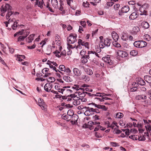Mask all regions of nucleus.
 Returning a JSON list of instances; mask_svg holds the SVG:
<instances>
[{"label":"nucleus","mask_w":151,"mask_h":151,"mask_svg":"<svg viewBox=\"0 0 151 151\" xmlns=\"http://www.w3.org/2000/svg\"><path fill=\"white\" fill-rule=\"evenodd\" d=\"M20 35L17 38V42H19L20 41H23L29 34L28 30L22 29L19 31Z\"/></svg>","instance_id":"obj_1"},{"label":"nucleus","mask_w":151,"mask_h":151,"mask_svg":"<svg viewBox=\"0 0 151 151\" xmlns=\"http://www.w3.org/2000/svg\"><path fill=\"white\" fill-rule=\"evenodd\" d=\"M111 40L108 38H105L104 40L100 41L99 45L101 48H103L106 46L108 47L110 46L111 43Z\"/></svg>","instance_id":"obj_2"},{"label":"nucleus","mask_w":151,"mask_h":151,"mask_svg":"<svg viewBox=\"0 0 151 151\" xmlns=\"http://www.w3.org/2000/svg\"><path fill=\"white\" fill-rule=\"evenodd\" d=\"M39 0H37L35 4V6H38L41 9L43 8L44 5L46 8H48L49 9H51L50 8L49 6V5L48 2H47L45 4H44L43 0H41V1H39Z\"/></svg>","instance_id":"obj_3"},{"label":"nucleus","mask_w":151,"mask_h":151,"mask_svg":"<svg viewBox=\"0 0 151 151\" xmlns=\"http://www.w3.org/2000/svg\"><path fill=\"white\" fill-rule=\"evenodd\" d=\"M92 104L94 105L95 107L97 108V109H93V114L94 112L96 113H100V111L98 109H101L104 111H106L107 109V108H106L105 106L104 105L97 104L94 103H92Z\"/></svg>","instance_id":"obj_4"},{"label":"nucleus","mask_w":151,"mask_h":151,"mask_svg":"<svg viewBox=\"0 0 151 151\" xmlns=\"http://www.w3.org/2000/svg\"><path fill=\"white\" fill-rule=\"evenodd\" d=\"M70 96L73 98V104L74 105L77 106L80 104L81 103L80 97L77 96L75 94H70Z\"/></svg>","instance_id":"obj_5"},{"label":"nucleus","mask_w":151,"mask_h":151,"mask_svg":"<svg viewBox=\"0 0 151 151\" xmlns=\"http://www.w3.org/2000/svg\"><path fill=\"white\" fill-rule=\"evenodd\" d=\"M83 113L86 116H90L93 114V108H90L89 107H86L83 109Z\"/></svg>","instance_id":"obj_6"},{"label":"nucleus","mask_w":151,"mask_h":151,"mask_svg":"<svg viewBox=\"0 0 151 151\" xmlns=\"http://www.w3.org/2000/svg\"><path fill=\"white\" fill-rule=\"evenodd\" d=\"M76 35L74 34H71L67 38V40L68 42L70 44L74 43L76 41Z\"/></svg>","instance_id":"obj_7"},{"label":"nucleus","mask_w":151,"mask_h":151,"mask_svg":"<svg viewBox=\"0 0 151 151\" xmlns=\"http://www.w3.org/2000/svg\"><path fill=\"white\" fill-rule=\"evenodd\" d=\"M100 123L99 122H97L95 121L94 122H92L90 121L88 122V124L86 127L89 128L90 129H92L94 128V126H93L96 124H100Z\"/></svg>","instance_id":"obj_8"},{"label":"nucleus","mask_w":151,"mask_h":151,"mask_svg":"<svg viewBox=\"0 0 151 151\" xmlns=\"http://www.w3.org/2000/svg\"><path fill=\"white\" fill-rule=\"evenodd\" d=\"M52 87V85L50 83H47L44 87L45 90L48 92H50Z\"/></svg>","instance_id":"obj_9"},{"label":"nucleus","mask_w":151,"mask_h":151,"mask_svg":"<svg viewBox=\"0 0 151 151\" xmlns=\"http://www.w3.org/2000/svg\"><path fill=\"white\" fill-rule=\"evenodd\" d=\"M38 104L41 107L42 110L46 108V105L42 99L40 98L38 99Z\"/></svg>","instance_id":"obj_10"},{"label":"nucleus","mask_w":151,"mask_h":151,"mask_svg":"<svg viewBox=\"0 0 151 151\" xmlns=\"http://www.w3.org/2000/svg\"><path fill=\"white\" fill-rule=\"evenodd\" d=\"M102 60L108 64L109 65H112L113 64V62L110 59L109 56L108 55L107 57H104L102 58Z\"/></svg>","instance_id":"obj_11"},{"label":"nucleus","mask_w":151,"mask_h":151,"mask_svg":"<svg viewBox=\"0 0 151 151\" xmlns=\"http://www.w3.org/2000/svg\"><path fill=\"white\" fill-rule=\"evenodd\" d=\"M78 44H81L82 46H85L86 48L88 49H89V44L88 42L83 41L81 39H79L78 40Z\"/></svg>","instance_id":"obj_12"},{"label":"nucleus","mask_w":151,"mask_h":151,"mask_svg":"<svg viewBox=\"0 0 151 151\" xmlns=\"http://www.w3.org/2000/svg\"><path fill=\"white\" fill-rule=\"evenodd\" d=\"M117 54L119 56L122 58H124L127 57V54L126 52L120 50L118 51Z\"/></svg>","instance_id":"obj_13"},{"label":"nucleus","mask_w":151,"mask_h":151,"mask_svg":"<svg viewBox=\"0 0 151 151\" xmlns=\"http://www.w3.org/2000/svg\"><path fill=\"white\" fill-rule=\"evenodd\" d=\"M73 72L75 75L77 76H80L82 73L81 71L76 68H74L73 69Z\"/></svg>","instance_id":"obj_14"},{"label":"nucleus","mask_w":151,"mask_h":151,"mask_svg":"<svg viewBox=\"0 0 151 151\" xmlns=\"http://www.w3.org/2000/svg\"><path fill=\"white\" fill-rule=\"evenodd\" d=\"M70 87L69 86L63 87V88H61L60 93H61L62 94L66 96L67 92V90L68 89V88Z\"/></svg>","instance_id":"obj_15"},{"label":"nucleus","mask_w":151,"mask_h":151,"mask_svg":"<svg viewBox=\"0 0 151 151\" xmlns=\"http://www.w3.org/2000/svg\"><path fill=\"white\" fill-rule=\"evenodd\" d=\"M145 127L147 131V135L149 136V133L151 135V127L150 124L145 125Z\"/></svg>","instance_id":"obj_16"},{"label":"nucleus","mask_w":151,"mask_h":151,"mask_svg":"<svg viewBox=\"0 0 151 151\" xmlns=\"http://www.w3.org/2000/svg\"><path fill=\"white\" fill-rule=\"evenodd\" d=\"M141 26L142 28L147 29L149 27V24L147 22L143 21L141 23Z\"/></svg>","instance_id":"obj_17"},{"label":"nucleus","mask_w":151,"mask_h":151,"mask_svg":"<svg viewBox=\"0 0 151 151\" xmlns=\"http://www.w3.org/2000/svg\"><path fill=\"white\" fill-rule=\"evenodd\" d=\"M35 35L32 34L30 35L26 39V40L28 43L31 42L34 39V37Z\"/></svg>","instance_id":"obj_18"},{"label":"nucleus","mask_w":151,"mask_h":151,"mask_svg":"<svg viewBox=\"0 0 151 151\" xmlns=\"http://www.w3.org/2000/svg\"><path fill=\"white\" fill-rule=\"evenodd\" d=\"M146 96L145 94H141L137 96L136 98L137 100L145 99H147Z\"/></svg>","instance_id":"obj_19"},{"label":"nucleus","mask_w":151,"mask_h":151,"mask_svg":"<svg viewBox=\"0 0 151 151\" xmlns=\"http://www.w3.org/2000/svg\"><path fill=\"white\" fill-rule=\"evenodd\" d=\"M112 37L115 41L118 39L119 36L115 32H113L111 33Z\"/></svg>","instance_id":"obj_20"},{"label":"nucleus","mask_w":151,"mask_h":151,"mask_svg":"<svg viewBox=\"0 0 151 151\" xmlns=\"http://www.w3.org/2000/svg\"><path fill=\"white\" fill-rule=\"evenodd\" d=\"M137 17V13L136 12L132 13L129 16V18L131 19H134Z\"/></svg>","instance_id":"obj_21"},{"label":"nucleus","mask_w":151,"mask_h":151,"mask_svg":"<svg viewBox=\"0 0 151 151\" xmlns=\"http://www.w3.org/2000/svg\"><path fill=\"white\" fill-rule=\"evenodd\" d=\"M145 81L150 84L151 83V76L149 75H146L144 77Z\"/></svg>","instance_id":"obj_22"},{"label":"nucleus","mask_w":151,"mask_h":151,"mask_svg":"<svg viewBox=\"0 0 151 151\" xmlns=\"http://www.w3.org/2000/svg\"><path fill=\"white\" fill-rule=\"evenodd\" d=\"M116 124L117 123L115 122H113L111 124L108 123L107 124V127H110L113 129L115 127H117Z\"/></svg>","instance_id":"obj_23"},{"label":"nucleus","mask_w":151,"mask_h":151,"mask_svg":"<svg viewBox=\"0 0 151 151\" xmlns=\"http://www.w3.org/2000/svg\"><path fill=\"white\" fill-rule=\"evenodd\" d=\"M103 95H105L104 93L98 92L96 93V94H92V95L93 96V97L96 96L101 97L102 98V97H104Z\"/></svg>","instance_id":"obj_24"},{"label":"nucleus","mask_w":151,"mask_h":151,"mask_svg":"<svg viewBox=\"0 0 151 151\" xmlns=\"http://www.w3.org/2000/svg\"><path fill=\"white\" fill-rule=\"evenodd\" d=\"M63 79L67 82H69L72 81V79L70 77L67 76H64Z\"/></svg>","instance_id":"obj_25"},{"label":"nucleus","mask_w":151,"mask_h":151,"mask_svg":"<svg viewBox=\"0 0 151 151\" xmlns=\"http://www.w3.org/2000/svg\"><path fill=\"white\" fill-rule=\"evenodd\" d=\"M72 88L77 91H78L80 89L82 90L83 91L84 90V88L80 87L79 85H74L72 87Z\"/></svg>","instance_id":"obj_26"},{"label":"nucleus","mask_w":151,"mask_h":151,"mask_svg":"<svg viewBox=\"0 0 151 151\" xmlns=\"http://www.w3.org/2000/svg\"><path fill=\"white\" fill-rule=\"evenodd\" d=\"M147 45V43L146 42L141 40L140 41V48H142L145 47Z\"/></svg>","instance_id":"obj_27"},{"label":"nucleus","mask_w":151,"mask_h":151,"mask_svg":"<svg viewBox=\"0 0 151 151\" xmlns=\"http://www.w3.org/2000/svg\"><path fill=\"white\" fill-rule=\"evenodd\" d=\"M92 53H93V51H88V55L83 56V57L86 58L87 59H89L90 56H92Z\"/></svg>","instance_id":"obj_28"},{"label":"nucleus","mask_w":151,"mask_h":151,"mask_svg":"<svg viewBox=\"0 0 151 151\" xmlns=\"http://www.w3.org/2000/svg\"><path fill=\"white\" fill-rule=\"evenodd\" d=\"M134 86H133L132 88H131L130 90L131 91H135L137 90V87L138 86V85L137 84L135 83L134 85Z\"/></svg>","instance_id":"obj_29"},{"label":"nucleus","mask_w":151,"mask_h":151,"mask_svg":"<svg viewBox=\"0 0 151 151\" xmlns=\"http://www.w3.org/2000/svg\"><path fill=\"white\" fill-rule=\"evenodd\" d=\"M8 12L7 14H6V18L7 19H8L9 17H10V16L12 14H14V13L11 11V10H8Z\"/></svg>","instance_id":"obj_30"},{"label":"nucleus","mask_w":151,"mask_h":151,"mask_svg":"<svg viewBox=\"0 0 151 151\" xmlns=\"http://www.w3.org/2000/svg\"><path fill=\"white\" fill-rule=\"evenodd\" d=\"M129 138L133 140H137L139 138V136L137 135H132L129 136Z\"/></svg>","instance_id":"obj_31"},{"label":"nucleus","mask_w":151,"mask_h":151,"mask_svg":"<svg viewBox=\"0 0 151 151\" xmlns=\"http://www.w3.org/2000/svg\"><path fill=\"white\" fill-rule=\"evenodd\" d=\"M121 38L122 40L126 41L128 40V36L126 34H124L122 35Z\"/></svg>","instance_id":"obj_32"},{"label":"nucleus","mask_w":151,"mask_h":151,"mask_svg":"<svg viewBox=\"0 0 151 151\" xmlns=\"http://www.w3.org/2000/svg\"><path fill=\"white\" fill-rule=\"evenodd\" d=\"M58 36L57 38L56 37L54 43H55L57 45L60 46L61 45V42L60 40H58L59 38H58Z\"/></svg>","instance_id":"obj_33"},{"label":"nucleus","mask_w":151,"mask_h":151,"mask_svg":"<svg viewBox=\"0 0 151 151\" xmlns=\"http://www.w3.org/2000/svg\"><path fill=\"white\" fill-rule=\"evenodd\" d=\"M87 73L89 75H91L93 74V71L90 68H88L86 71Z\"/></svg>","instance_id":"obj_34"},{"label":"nucleus","mask_w":151,"mask_h":151,"mask_svg":"<svg viewBox=\"0 0 151 151\" xmlns=\"http://www.w3.org/2000/svg\"><path fill=\"white\" fill-rule=\"evenodd\" d=\"M139 30V28L137 26H135L132 29V31L134 33H137Z\"/></svg>","instance_id":"obj_35"},{"label":"nucleus","mask_w":151,"mask_h":151,"mask_svg":"<svg viewBox=\"0 0 151 151\" xmlns=\"http://www.w3.org/2000/svg\"><path fill=\"white\" fill-rule=\"evenodd\" d=\"M138 54L137 51L135 50H132L130 52V54L131 55H132L133 56H135L137 55Z\"/></svg>","instance_id":"obj_36"},{"label":"nucleus","mask_w":151,"mask_h":151,"mask_svg":"<svg viewBox=\"0 0 151 151\" xmlns=\"http://www.w3.org/2000/svg\"><path fill=\"white\" fill-rule=\"evenodd\" d=\"M5 9H11L12 7L8 4H6L5 6Z\"/></svg>","instance_id":"obj_37"},{"label":"nucleus","mask_w":151,"mask_h":151,"mask_svg":"<svg viewBox=\"0 0 151 151\" xmlns=\"http://www.w3.org/2000/svg\"><path fill=\"white\" fill-rule=\"evenodd\" d=\"M140 41H136L134 42V45L137 47L140 48Z\"/></svg>","instance_id":"obj_38"},{"label":"nucleus","mask_w":151,"mask_h":151,"mask_svg":"<svg viewBox=\"0 0 151 151\" xmlns=\"http://www.w3.org/2000/svg\"><path fill=\"white\" fill-rule=\"evenodd\" d=\"M145 139V137L144 135H141L140 136H139V138H137V140L139 141H144Z\"/></svg>","instance_id":"obj_39"},{"label":"nucleus","mask_w":151,"mask_h":151,"mask_svg":"<svg viewBox=\"0 0 151 151\" xmlns=\"http://www.w3.org/2000/svg\"><path fill=\"white\" fill-rule=\"evenodd\" d=\"M149 6V5L147 3H145L141 7V8H142L143 9H148Z\"/></svg>","instance_id":"obj_40"},{"label":"nucleus","mask_w":151,"mask_h":151,"mask_svg":"<svg viewBox=\"0 0 151 151\" xmlns=\"http://www.w3.org/2000/svg\"><path fill=\"white\" fill-rule=\"evenodd\" d=\"M123 114L121 113H118L116 114L117 118H121L123 116Z\"/></svg>","instance_id":"obj_41"},{"label":"nucleus","mask_w":151,"mask_h":151,"mask_svg":"<svg viewBox=\"0 0 151 151\" xmlns=\"http://www.w3.org/2000/svg\"><path fill=\"white\" fill-rule=\"evenodd\" d=\"M55 88L57 90L58 92L60 93L61 88H60V86L59 84H57L55 86Z\"/></svg>","instance_id":"obj_42"},{"label":"nucleus","mask_w":151,"mask_h":151,"mask_svg":"<svg viewBox=\"0 0 151 151\" xmlns=\"http://www.w3.org/2000/svg\"><path fill=\"white\" fill-rule=\"evenodd\" d=\"M18 21V20H17V21H16L15 22H14V24H13L12 26V29L14 30L15 29H16V27L17 26V21Z\"/></svg>","instance_id":"obj_43"},{"label":"nucleus","mask_w":151,"mask_h":151,"mask_svg":"<svg viewBox=\"0 0 151 151\" xmlns=\"http://www.w3.org/2000/svg\"><path fill=\"white\" fill-rule=\"evenodd\" d=\"M81 59V61L82 63H85L88 62V60L86 58L83 57V56H82Z\"/></svg>","instance_id":"obj_44"},{"label":"nucleus","mask_w":151,"mask_h":151,"mask_svg":"<svg viewBox=\"0 0 151 151\" xmlns=\"http://www.w3.org/2000/svg\"><path fill=\"white\" fill-rule=\"evenodd\" d=\"M55 80V78L54 77H50L47 79V81L48 82H50L51 83L54 82Z\"/></svg>","instance_id":"obj_45"},{"label":"nucleus","mask_w":151,"mask_h":151,"mask_svg":"<svg viewBox=\"0 0 151 151\" xmlns=\"http://www.w3.org/2000/svg\"><path fill=\"white\" fill-rule=\"evenodd\" d=\"M65 67L64 65H60L59 67V69L60 70L64 71V70L65 69Z\"/></svg>","instance_id":"obj_46"},{"label":"nucleus","mask_w":151,"mask_h":151,"mask_svg":"<svg viewBox=\"0 0 151 151\" xmlns=\"http://www.w3.org/2000/svg\"><path fill=\"white\" fill-rule=\"evenodd\" d=\"M51 3L53 6L57 5L58 3L57 0H51Z\"/></svg>","instance_id":"obj_47"},{"label":"nucleus","mask_w":151,"mask_h":151,"mask_svg":"<svg viewBox=\"0 0 151 151\" xmlns=\"http://www.w3.org/2000/svg\"><path fill=\"white\" fill-rule=\"evenodd\" d=\"M113 45L115 47H121L120 45L117 42H116V41H115V42L113 43Z\"/></svg>","instance_id":"obj_48"},{"label":"nucleus","mask_w":151,"mask_h":151,"mask_svg":"<svg viewBox=\"0 0 151 151\" xmlns=\"http://www.w3.org/2000/svg\"><path fill=\"white\" fill-rule=\"evenodd\" d=\"M83 5L85 7H89V3L87 1H86V2H84L83 3Z\"/></svg>","instance_id":"obj_49"},{"label":"nucleus","mask_w":151,"mask_h":151,"mask_svg":"<svg viewBox=\"0 0 151 151\" xmlns=\"http://www.w3.org/2000/svg\"><path fill=\"white\" fill-rule=\"evenodd\" d=\"M95 101H102V98H93Z\"/></svg>","instance_id":"obj_50"},{"label":"nucleus","mask_w":151,"mask_h":151,"mask_svg":"<svg viewBox=\"0 0 151 151\" xmlns=\"http://www.w3.org/2000/svg\"><path fill=\"white\" fill-rule=\"evenodd\" d=\"M140 12L141 13L140 14L141 15H145L147 13V11L146 10H139Z\"/></svg>","instance_id":"obj_51"},{"label":"nucleus","mask_w":151,"mask_h":151,"mask_svg":"<svg viewBox=\"0 0 151 151\" xmlns=\"http://www.w3.org/2000/svg\"><path fill=\"white\" fill-rule=\"evenodd\" d=\"M144 39L148 41L150 40V36L147 34L145 35L144 36Z\"/></svg>","instance_id":"obj_52"},{"label":"nucleus","mask_w":151,"mask_h":151,"mask_svg":"<svg viewBox=\"0 0 151 151\" xmlns=\"http://www.w3.org/2000/svg\"><path fill=\"white\" fill-rule=\"evenodd\" d=\"M142 104L145 107H147L148 106L147 100H145L144 101L142 102Z\"/></svg>","instance_id":"obj_53"},{"label":"nucleus","mask_w":151,"mask_h":151,"mask_svg":"<svg viewBox=\"0 0 151 151\" xmlns=\"http://www.w3.org/2000/svg\"><path fill=\"white\" fill-rule=\"evenodd\" d=\"M86 53V51L84 50H82L80 52V54L81 55L85 56Z\"/></svg>","instance_id":"obj_54"},{"label":"nucleus","mask_w":151,"mask_h":151,"mask_svg":"<svg viewBox=\"0 0 151 151\" xmlns=\"http://www.w3.org/2000/svg\"><path fill=\"white\" fill-rule=\"evenodd\" d=\"M20 56H21V55H17L16 60H17L21 61H22L23 60L21 58Z\"/></svg>","instance_id":"obj_55"},{"label":"nucleus","mask_w":151,"mask_h":151,"mask_svg":"<svg viewBox=\"0 0 151 151\" xmlns=\"http://www.w3.org/2000/svg\"><path fill=\"white\" fill-rule=\"evenodd\" d=\"M86 107H84L83 106H80L78 107V109H81L82 110V111L83 113V109L85 108Z\"/></svg>","instance_id":"obj_56"},{"label":"nucleus","mask_w":151,"mask_h":151,"mask_svg":"<svg viewBox=\"0 0 151 151\" xmlns=\"http://www.w3.org/2000/svg\"><path fill=\"white\" fill-rule=\"evenodd\" d=\"M138 83L139 84L142 86L144 85L145 84V83L143 80L139 81Z\"/></svg>","instance_id":"obj_57"},{"label":"nucleus","mask_w":151,"mask_h":151,"mask_svg":"<svg viewBox=\"0 0 151 151\" xmlns=\"http://www.w3.org/2000/svg\"><path fill=\"white\" fill-rule=\"evenodd\" d=\"M73 114V113L72 112V111L71 110H68L67 112L68 115L70 116H72Z\"/></svg>","instance_id":"obj_58"},{"label":"nucleus","mask_w":151,"mask_h":151,"mask_svg":"<svg viewBox=\"0 0 151 151\" xmlns=\"http://www.w3.org/2000/svg\"><path fill=\"white\" fill-rule=\"evenodd\" d=\"M127 12V11H125L124 10H119V14L120 15H122L124 13H125Z\"/></svg>","instance_id":"obj_59"},{"label":"nucleus","mask_w":151,"mask_h":151,"mask_svg":"<svg viewBox=\"0 0 151 151\" xmlns=\"http://www.w3.org/2000/svg\"><path fill=\"white\" fill-rule=\"evenodd\" d=\"M81 25L84 27L86 26V23L85 21H81L80 22Z\"/></svg>","instance_id":"obj_60"},{"label":"nucleus","mask_w":151,"mask_h":151,"mask_svg":"<svg viewBox=\"0 0 151 151\" xmlns=\"http://www.w3.org/2000/svg\"><path fill=\"white\" fill-rule=\"evenodd\" d=\"M6 10H1V13L0 15L2 16H4L5 15V13L6 12Z\"/></svg>","instance_id":"obj_61"},{"label":"nucleus","mask_w":151,"mask_h":151,"mask_svg":"<svg viewBox=\"0 0 151 151\" xmlns=\"http://www.w3.org/2000/svg\"><path fill=\"white\" fill-rule=\"evenodd\" d=\"M93 118L95 121L99 120L100 119L99 118V116L97 115H96L94 116L93 117Z\"/></svg>","instance_id":"obj_62"},{"label":"nucleus","mask_w":151,"mask_h":151,"mask_svg":"<svg viewBox=\"0 0 151 151\" xmlns=\"http://www.w3.org/2000/svg\"><path fill=\"white\" fill-rule=\"evenodd\" d=\"M64 72L67 73H70L71 72V70L69 68H65Z\"/></svg>","instance_id":"obj_63"},{"label":"nucleus","mask_w":151,"mask_h":151,"mask_svg":"<svg viewBox=\"0 0 151 151\" xmlns=\"http://www.w3.org/2000/svg\"><path fill=\"white\" fill-rule=\"evenodd\" d=\"M72 93V91L70 90V89H68V90H67V93H66V96H68V95H69L70 93Z\"/></svg>","instance_id":"obj_64"}]
</instances>
